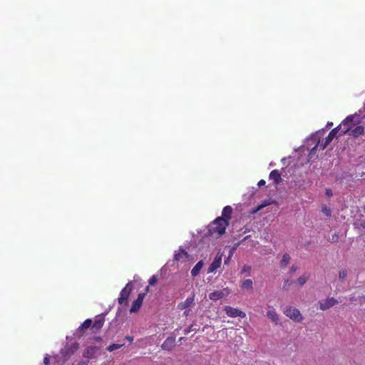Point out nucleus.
Listing matches in <instances>:
<instances>
[{
  "mask_svg": "<svg viewBox=\"0 0 365 365\" xmlns=\"http://www.w3.org/2000/svg\"><path fill=\"white\" fill-rule=\"evenodd\" d=\"M158 280V276L153 275L148 280V284H145L142 278L135 274L133 279L129 281L125 287L121 290L120 297H130V294L136 297H145L150 291V289L155 287Z\"/></svg>",
  "mask_w": 365,
  "mask_h": 365,
  "instance_id": "nucleus-1",
  "label": "nucleus"
},
{
  "mask_svg": "<svg viewBox=\"0 0 365 365\" xmlns=\"http://www.w3.org/2000/svg\"><path fill=\"white\" fill-rule=\"evenodd\" d=\"M229 222L222 217H217L210 225L208 232L211 235H216L217 237L222 236L225 232Z\"/></svg>",
  "mask_w": 365,
  "mask_h": 365,
  "instance_id": "nucleus-2",
  "label": "nucleus"
},
{
  "mask_svg": "<svg viewBox=\"0 0 365 365\" xmlns=\"http://www.w3.org/2000/svg\"><path fill=\"white\" fill-rule=\"evenodd\" d=\"M356 118H358L356 115H349L336 127L339 132V136L351 132V128L356 125Z\"/></svg>",
  "mask_w": 365,
  "mask_h": 365,
  "instance_id": "nucleus-3",
  "label": "nucleus"
},
{
  "mask_svg": "<svg viewBox=\"0 0 365 365\" xmlns=\"http://www.w3.org/2000/svg\"><path fill=\"white\" fill-rule=\"evenodd\" d=\"M283 312L287 317L297 322H300L303 319L300 312L294 307H284Z\"/></svg>",
  "mask_w": 365,
  "mask_h": 365,
  "instance_id": "nucleus-4",
  "label": "nucleus"
},
{
  "mask_svg": "<svg viewBox=\"0 0 365 365\" xmlns=\"http://www.w3.org/2000/svg\"><path fill=\"white\" fill-rule=\"evenodd\" d=\"M225 311L226 314L230 317H239L241 318H245L246 317V314L244 312L230 306H226L225 307Z\"/></svg>",
  "mask_w": 365,
  "mask_h": 365,
  "instance_id": "nucleus-5",
  "label": "nucleus"
},
{
  "mask_svg": "<svg viewBox=\"0 0 365 365\" xmlns=\"http://www.w3.org/2000/svg\"><path fill=\"white\" fill-rule=\"evenodd\" d=\"M222 255L218 252L214 258L213 262L209 266L207 272L211 273L217 270L220 267L222 264Z\"/></svg>",
  "mask_w": 365,
  "mask_h": 365,
  "instance_id": "nucleus-6",
  "label": "nucleus"
},
{
  "mask_svg": "<svg viewBox=\"0 0 365 365\" xmlns=\"http://www.w3.org/2000/svg\"><path fill=\"white\" fill-rule=\"evenodd\" d=\"M339 302L336 300L334 298H323L319 302L320 309L322 310L328 309L335 304H338Z\"/></svg>",
  "mask_w": 365,
  "mask_h": 365,
  "instance_id": "nucleus-7",
  "label": "nucleus"
},
{
  "mask_svg": "<svg viewBox=\"0 0 365 365\" xmlns=\"http://www.w3.org/2000/svg\"><path fill=\"white\" fill-rule=\"evenodd\" d=\"M364 132V126L361 125H357V122L356 121V125L351 128V132L349 133V135L354 138H356L362 135Z\"/></svg>",
  "mask_w": 365,
  "mask_h": 365,
  "instance_id": "nucleus-8",
  "label": "nucleus"
},
{
  "mask_svg": "<svg viewBox=\"0 0 365 365\" xmlns=\"http://www.w3.org/2000/svg\"><path fill=\"white\" fill-rule=\"evenodd\" d=\"M175 339L174 337H168L163 343L161 347L163 350L170 351L175 346Z\"/></svg>",
  "mask_w": 365,
  "mask_h": 365,
  "instance_id": "nucleus-9",
  "label": "nucleus"
},
{
  "mask_svg": "<svg viewBox=\"0 0 365 365\" xmlns=\"http://www.w3.org/2000/svg\"><path fill=\"white\" fill-rule=\"evenodd\" d=\"M104 317L102 315L97 316L93 324L92 329L95 331L100 330L104 324Z\"/></svg>",
  "mask_w": 365,
  "mask_h": 365,
  "instance_id": "nucleus-10",
  "label": "nucleus"
},
{
  "mask_svg": "<svg viewBox=\"0 0 365 365\" xmlns=\"http://www.w3.org/2000/svg\"><path fill=\"white\" fill-rule=\"evenodd\" d=\"M232 212V207L230 205H227L223 208L222 216L220 217H222L225 219L227 222H229V220L231 219Z\"/></svg>",
  "mask_w": 365,
  "mask_h": 365,
  "instance_id": "nucleus-11",
  "label": "nucleus"
},
{
  "mask_svg": "<svg viewBox=\"0 0 365 365\" xmlns=\"http://www.w3.org/2000/svg\"><path fill=\"white\" fill-rule=\"evenodd\" d=\"M143 298H137L133 302L131 308L130 309V313L137 312L143 304Z\"/></svg>",
  "mask_w": 365,
  "mask_h": 365,
  "instance_id": "nucleus-12",
  "label": "nucleus"
},
{
  "mask_svg": "<svg viewBox=\"0 0 365 365\" xmlns=\"http://www.w3.org/2000/svg\"><path fill=\"white\" fill-rule=\"evenodd\" d=\"M269 178L270 180H273L276 185H278L282 180L281 175L277 170L271 171Z\"/></svg>",
  "mask_w": 365,
  "mask_h": 365,
  "instance_id": "nucleus-13",
  "label": "nucleus"
},
{
  "mask_svg": "<svg viewBox=\"0 0 365 365\" xmlns=\"http://www.w3.org/2000/svg\"><path fill=\"white\" fill-rule=\"evenodd\" d=\"M98 349L96 346L88 347L84 353V356L86 358H95L96 357Z\"/></svg>",
  "mask_w": 365,
  "mask_h": 365,
  "instance_id": "nucleus-14",
  "label": "nucleus"
},
{
  "mask_svg": "<svg viewBox=\"0 0 365 365\" xmlns=\"http://www.w3.org/2000/svg\"><path fill=\"white\" fill-rule=\"evenodd\" d=\"M188 257L187 252L183 250L180 249L174 255V259L175 261H180L182 259H186Z\"/></svg>",
  "mask_w": 365,
  "mask_h": 365,
  "instance_id": "nucleus-15",
  "label": "nucleus"
},
{
  "mask_svg": "<svg viewBox=\"0 0 365 365\" xmlns=\"http://www.w3.org/2000/svg\"><path fill=\"white\" fill-rule=\"evenodd\" d=\"M267 316L268 318L274 323L277 324L279 322V317L277 312L273 310L270 309L268 310L267 312Z\"/></svg>",
  "mask_w": 365,
  "mask_h": 365,
  "instance_id": "nucleus-16",
  "label": "nucleus"
},
{
  "mask_svg": "<svg viewBox=\"0 0 365 365\" xmlns=\"http://www.w3.org/2000/svg\"><path fill=\"white\" fill-rule=\"evenodd\" d=\"M335 137H339V132L336 128L329 132L328 136L325 138V140L330 143Z\"/></svg>",
  "mask_w": 365,
  "mask_h": 365,
  "instance_id": "nucleus-17",
  "label": "nucleus"
},
{
  "mask_svg": "<svg viewBox=\"0 0 365 365\" xmlns=\"http://www.w3.org/2000/svg\"><path fill=\"white\" fill-rule=\"evenodd\" d=\"M290 259H291V257L289 254H287V253L284 254L282 257V259L280 260V262H279L280 267L282 269L285 268L288 265Z\"/></svg>",
  "mask_w": 365,
  "mask_h": 365,
  "instance_id": "nucleus-18",
  "label": "nucleus"
},
{
  "mask_svg": "<svg viewBox=\"0 0 365 365\" xmlns=\"http://www.w3.org/2000/svg\"><path fill=\"white\" fill-rule=\"evenodd\" d=\"M203 266V262L201 260L198 262L195 267L192 268L191 271V274L192 276H197L199 273L200 269H202Z\"/></svg>",
  "mask_w": 365,
  "mask_h": 365,
  "instance_id": "nucleus-19",
  "label": "nucleus"
},
{
  "mask_svg": "<svg viewBox=\"0 0 365 365\" xmlns=\"http://www.w3.org/2000/svg\"><path fill=\"white\" fill-rule=\"evenodd\" d=\"M309 278V275L308 274H303L302 276H300L297 279V283L299 286H302V285H304L307 282Z\"/></svg>",
  "mask_w": 365,
  "mask_h": 365,
  "instance_id": "nucleus-20",
  "label": "nucleus"
},
{
  "mask_svg": "<svg viewBox=\"0 0 365 365\" xmlns=\"http://www.w3.org/2000/svg\"><path fill=\"white\" fill-rule=\"evenodd\" d=\"M243 289H250L252 287V281L251 279H245L242 283Z\"/></svg>",
  "mask_w": 365,
  "mask_h": 365,
  "instance_id": "nucleus-21",
  "label": "nucleus"
},
{
  "mask_svg": "<svg viewBox=\"0 0 365 365\" xmlns=\"http://www.w3.org/2000/svg\"><path fill=\"white\" fill-rule=\"evenodd\" d=\"M124 346V344H112L107 347V350L109 351H113L114 350L118 349Z\"/></svg>",
  "mask_w": 365,
  "mask_h": 365,
  "instance_id": "nucleus-22",
  "label": "nucleus"
},
{
  "mask_svg": "<svg viewBox=\"0 0 365 365\" xmlns=\"http://www.w3.org/2000/svg\"><path fill=\"white\" fill-rule=\"evenodd\" d=\"M92 324V320L90 319H86L79 327V330H83L89 328Z\"/></svg>",
  "mask_w": 365,
  "mask_h": 365,
  "instance_id": "nucleus-23",
  "label": "nucleus"
},
{
  "mask_svg": "<svg viewBox=\"0 0 365 365\" xmlns=\"http://www.w3.org/2000/svg\"><path fill=\"white\" fill-rule=\"evenodd\" d=\"M193 299L194 298H187L185 302L182 304H180V306L181 307L182 309L190 307L191 304L193 303Z\"/></svg>",
  "mask_w": 365,
  "mask_h": 365,
  "instance_id": "nucleus-24",
  "label": "nucleus"
},
{
  "mask_svg": "<svg viewBox=\"0 0 365 365\" xmlns=\"http://www.w3.org/2000/svg\"><path fill=\"white\" fill-rule=\"evenodd\" d=\"M329 144V143L327 142V140H325L322 143H320V141L319 140L318 143L316 145H317V148L319 147L320 150H323L328 146Z\"/></svg>",
  "mask_w": 365,
  "mask_h": 365,
  "instance_id": "nucleus-25",
  "label": "nucleus"
},
{
  "mask_svg": "<svg viewBox=\"0 0 365 365\" xmlns=\"http://www.w3.org/2000/svg\"><path fill=\"white\" fill-rule=\"evenodd\" d=\"M329 144V143L327 142V140H325L322 143H320V141L319 140L318 143L316 145H317V148L319 147L320 150H323L328 146Z\"/></svg>",
  "mask_w": 365,
  "mask_h": 365,
  "instance_id": "nucleus-26",
  "label": "nucleus"
},
{
  "mask_svg": "<svg viewBox=\"0 0 365 365\" xmlns=\"http://www.w3.org/2000/svg\"><path fill=\"white\" fill-rule=\"evenodd\" d=\"M347 277V271L346 269H341L339 271V277L341 280L344 281Z\"/></svg>",
  "mask_w": 365,
  "mask_h": 365,
  "instance_id": "nucleus-27",
  "label": "nucleus"
},
{
  "mask_svg": "<svg viewBox=\"0 0 365 365\" xmlns=\"http://www.w3.org/2000/svg\"><path fill=\"white\" fill-rule=\"evenodd\" d=\"M293 282H294L292 279L284 280V284H283V289H287Z\"/></svg>",
  "mask_w": 365,
  "mask_h": 365,
  "instance_id": "nucleus-28",
  "label": "nucleus"
},
{
  "mask_svg": "<svg viewBox=\"0 0 365 365\" xmlns=\"http://www.w3.org/2000/svg\"><path fill=\"white\" fill-rule=\"evenodd\" d=\"M298 269L299 267L297 264H292L289 269V274L290 275L293 274Z\"/></svg>",
  "mask_w": 365,
  "mask_h": 365,
  "instance_id": "nucleus-29",
  "label": "nucleus"
},
{
  "mask_svg": "<svg viewBox=\"0 0 365 365\" xmlns=\"http://www.w3.org/2000/svg\"><path fill=\"white\" fill-rule=\"evenodd\" d=\"M322 212L327 215L330 216L331 214V211L329 208H327V207H324L322 208Z\"/></svg>",
  "mask_w": 365,
  "mask_h": 365,
  "instance_id": "nucleus-30",
  "label": "nucleus"
},
{
  "mask_svg": "<svg viewBox=\"0 0 365 365\" xmlns=\"http://www.w3.org/2000/svg\"><path fill=\"white\" fill-rule=\"evenodd\" d=\"M128 298H118V302L121 305H125L128 303Z\"/></svg>",
  "mask_w": 365,
  "mask_h": 365,
  "instance_id": "nucleus-31",
  "label": "nucleus"
},
{
  "mask_svg": "<svg viewBox=\"0 0 365 365\" xmlns=\"http://www.w3.org/2000/svg\"><path fill=\"white\" fill-rule=\"evenodd\" d=\"M195 330H196V328H194L193 325H191L190 327H189L188 328H187L184 330V333L185 334H187L190 333L191 331H195Z\"/></svg>",
  "mask_w": 365,
  "mask_h": 365,
  "instance_id": "nucleus-32",
  "label": "nucleus"
},
{
  "mask_svg": "<svg viewBox=\"0 0 365 365\" xmlns=\"http://www.w3.org/2000/svg\"><path fill=\"white\" fill-rule=\"evenodd\" d=\"M317 148V145H315L310 151L309 156V158H312V155H314L316 153Z\"/></svg>",
  "mask_w": 365,
  "mask_h": 365,
  "instance_id": "nucleus-33",
  "label": "nucleus"
},
{
  "mask_svg": "<svg viewBox=\"0 0 365 365\" xmlns=\"http://www.w3.org/2000/svg\"><path fill=\"white\" fill-rule=\"evenodd\" d=\"M43 363L45 364V365H48V363H49V357L48 356H46L43 359Z\"/></svg>",
  "mask_w": 365,
  "mask_h": 365,
  "instance_id": "nucleus-34",
  "label": "nucleus"
},
{
  "mask_svg": "<svg viewBox=\"0 0 365 365\" xmlns=\"http://www.w3.org/2000/svg\"><path fill=\"white\" fill-rule=\"evenodd\" d=\"M265 180H260L259 182H258V186L259 187H261L262 185H265Z\"/></svg>",
  "mask_w": 365,
  "mask_h": 365,
  "instance_id": "nucleus-35",
  "label": "nucleus"
},
{
  "mask_svg": "<svg viewBox=\"0 0 365 365\" xmlns=\"http://www.w3.org/2000/svg\"><path fill=\"white\" fill-rule=\"evenodd\" d=\"M326 195L329 197L332 195V191L331 189H327L326 190Z\"/></svg>",
  "mask_w": 365,
  "mask_h": 365,
  "instance_id": "nucleus-36",
  "label": "nucleus"
},
{
  "mask_svg": "<svg viewBox=\"0 0 365 365\" xmlns=\"http://www.w3.org/2000/svg\"><path fill=\"white\" fill-rule=\"evenodd\" d=\"M78 346L74 345V346L72 347V350H71V354H73L76 350H77V349H78Z\"/></svg>",
  "mask_w": 365,
  "mask_h": 365,
  "instance_id": "nucleus-37",
  "label": "nucleus"
},
{
  "mask_svg": "<svg viewBox=\"0 0 365 365\" xmlns=\"http://www.w3.org/2000/svg\"><path fill=\"white\" fill-rule=\"evenodd\" d=\"M125 339L127 340H128L130 342H133V338L132 336H125Z\"/></svg>",
  "mask_w": 365,
  "mask_h": 365,
  "instance_id": "nucleus-38",
  "label": "nucleus"
},
{
  "mask_svg": "<svg viewBox=\"0 0 365 365\" xmlns=\"http://www.w3.org/2000/svg\"><path fill=\"white\" fill-rule=\"evenodd\" d=\"M78 365H88V362L87 361H81Z\"/></svg>",
  "mask_w": 365,
  "mask_h": 365,
  "instance_id": "nucleus-39",
  "label": "nucleus"
},
{
  "mask_svg": "<svg viewBox=\"0 0 365 365\" xmlns=\"http://www.w3.org/2000/svg\"><path fill=\"white\" fill-rule=\"evenodd\" d=\"M332 125H333V123H332V122H328V123H327V127H331V126H332Z\"/></svg>",
  "mask_w": 365,
  "mask_h": 365,
  "instance_id": "nucleus-40",
  "label": "nucleus"
},
{
  "mask_svg": "<svg viewBox=\"0 0 365 365\" xmlns=\"http://www.w3.org/2000/svg\"><path fill=\"white\" fill-rule=\"evenodd\" d=\"M337 238H338V237H337V235H333V236H332V240H334H334H337Z\"/></svg>",
  "mask_w": 365,
  "mask_h": 365,
  "instance_id": "nucleus-41",
  "label": "nucleus"
},
{
  "mask_svg": "<svg viewBox=\"0 0 365 365\" xmlns=\"http://www.w3.org/2000/svg\"><path fill=\"white\" fill-rule=\"evenodd\" d=\"M215 295H216V293H215V292H213V293H212V294L210 295V297H216ZM217 297H220V295H219V294H217Z\"/></svg>",
  "mask_w": 365,
  "mask_h": 365,
  "instance_id": "nucleus-42",
  "label": "nucleus"
},
{
  "mask_svg": "<svg viewBox=\"0 0 365 365\" xmlns=\"http://www.w3.org/2000/svg\"><path fill=\"white\" fill-rule=\"evenodd\" d=\"M264 206L262 205V206H259V208L257 209V210H260L261 208H262Z\"/></svg>",
  "mask_w": 365,
  "mask_h": 365,
  "instance_id": "nucleus-43",
  "label": "nucleus"
},
{
  "mask_svg": "<svg viewBox=\"0 0 365 365\" xmlns=\"http://www.w3.org/2000/svg\"><path fill=\"white\" fill-rule=\"evenodd\" d=\"M229 260V258H227L226 261H225V263H227V262H228Z\"/></svg>",
  "mask_w": 365,
  "mask_h": 365,
  "instance_id": "nucleus-44",
  "label": "nucleus"
},
{
  "mask_svg": "<svg viewBox=\"0 0 365 365\" xmlns=\"http://www.w3.org/2000/svg\"><path fill=\"white\" fill-rule=\"evenodd\" d=\"M229 260V258H227L226 261H225V263H227V262H228Z\"/></svg>",
  "mask_w": 365,
  "mask_h": 365,
  "instance_id": "nucleus-45",
  "label": "nucleus"
},
{
  "mask_svg": "<svg viewBox=\"0 0 365 365\" xmlns=\"http://www.w3.org/2000/svg\"><path fill=\"white\" fill-rule=\"evenodd\" d=\"M229 260V258H227L226 261H225V263H227V262H228Z\"/></svg>",
  "mask_w": 365,
  "mask_h": 365,
  "instance_id": "nucleus-46",
  "label": "nucleus"
}]
</instances>
